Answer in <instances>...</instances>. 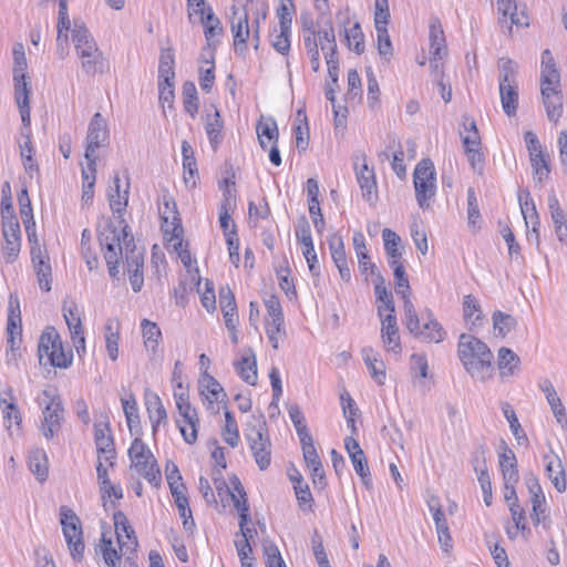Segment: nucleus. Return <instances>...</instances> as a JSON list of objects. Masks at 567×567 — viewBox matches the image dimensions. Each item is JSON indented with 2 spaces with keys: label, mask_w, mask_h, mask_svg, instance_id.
Returning <instances> with one entry per match:
<instances>
[{
  "label": "nucleus",
  "mask_w": 567,
  "mask_h": 567,
  "mask_svg": "<svg viewBox=\"0 0 567 567\" xmlns=\"http://www.w3.org/2000/svg\"><path fill=\"white\" fill-rule=\"evenodd\" d=\"M10 316L8 319L7 331L9 334L8 342L11 346V349H14L16 346V334L21 336V317L19 310V301L16 298L14 301L12 297L10 298Z\"/></svg>",
  "instance_id": "ea45409f"
},
{
  "label": "nucleus",
  "mask_w": 567,
  "mask_h": 567,
  "mask_svg": "<svg viewBox=\"0 0 567 567\" xmlns=\"http://www.w3.org/2000/svg\"><path fill=\"white\" fill-rule=\"evenodd\" d=\"M200 23L205 27V37L209 41L223 31L219 19L214 14L210 7L203 8L199 17Z\"/></svg>",
  "instance_id": "a18cd8bd"
},
{
  "label": "nucleus",
  "mask_w": 567,
  "mask_h": 567,
  "mask_svg": "<svg viewBox=\"0 0 567 567\" xmlns=\"http://www.w3.org/2000/svg\"><path fill=\"white\" fill-rule=\"evenodd\" d=\"M502 410H503L504 416L506 417V420L509 423V427H511V430L513 432V435L515 436L517 443L519 445L520 444H527L528 443V439H527L526 434L524 433V431L522 430V426H520V424L518 422L516 413L513 410V408L511 406V404L509 403H504L502 405Z\"/></svg>",
  "instance_id": "09e8293b"
},
{
  "label": "nucleus",
  "mask_w": 567,
  "mask_h": 567,
  "mask_svg": "<svg viewBox=\"0 0 567 567\" xmlns=\"http://www.w3.org/2000/svg\"><path fill=\"white\" fill-rule=\"evenodd\" d=\"M299 123L295 125L296 146L300 151H306L309 144V128L306 113L301 110L297 112Z\"/></svg>",
  "instance_id": "5fc2aeb1"
},
{
  "label": "nucleus",
  "mask_w": 567,
  "mask_h": 567,
  "mask_svg": "<svg viewBox=\"0 0 567 567\" xmlns=\"http://www.w3.org/2000/svg\"><path fill=\"white\" fill-rule=\"evenodd\" d=\"M546 473L555 488L561 493L566 489V475L563 463L558 456L545 455Z\"/></svg>",
  "instance_id": "c85d7f7f"
},
{
  "label": "nucleus",
  "mask_w": 567,
  "mask_h": 567,
  "mask_svg": "<svg viewBox=\"0 0 567 567\" xmlns=\"http://www.w3.org/2000/svg\"><path fill=\"white\" fill-rule=\"evenodd\" d=\"M266 334L272 348L277 350L279 348V341L284 340L286 337L284 317L266 319Z\"/></svg>",
  "instance_id": "79ce46f5"
},
{
  "label": "nucleus",
  "mask_w": 567,
  "mask_h": 567,
  "mask_svg": "<svg viewBox=\"0 0 567 567\" xmlns=\"http://www.w3.org/2000/svg\"><path fill=\"white\" fill-rule=\"evenodd\" d=\"M234 367L239 377L248 384L257 383V362L252 349H246L239 361L234 362Z\"/></svg>",
  "instance_id": "5701e85b"
},
{
  "label": "nucleus",
  "mask_w": 567,
  "mask_h": 567,
  "mask_svg": "<svg viewBox=\"0 0 567 567\" xmlns=\"http://www.w3.org/2000/svg\"><path fill=\"white\" fill-rule=\"evenodd\" d=\"M199 386L200 393L210 404L223 402L226 399V393L220 383L213 375L208 374L207 371H204L202 374Z\"/></svg>",
  "instance_id": "cd10ccee"
},
{
  "label": "nucleus",
  "mask_w": 567,
  "mask_h": 567,
  "mask_svg": "<svg viewBox=\"0 0 567 567\" xmlns=\"http://www.w3.org/2000/svg\"><path fill=\"white\" fill-rule=\"evenodd\" d=\"M375 297L377 301L380 302L378 306V312L380 318H382L384 315V311H388L389 313L395 312V306L393 301L392 292L389 291L384 285V278L378 272L377 275V282L374 286Z\"/></svg>",
  "instance_id": "f704fd0d"
},
{
  "label": "nucleus",
  "mask_w": 567,
  "mask_h": 567,
  "mask_svg": "<svg viewBox=\"0 0 567 567\" xmlns=\"http://www.w3.org/2000/svg\"><path fill=\"white\" fill-rule=\"evenodd\" d=\"M202 64H208L209 66L207 69L204 68V65H200V79H199V85L200 89L205 92H210L214 82H215V65H214V53L210 51L208 52V56L205 54L202 55L200 60Z\"/></svg>",
  "instance_id": "c03bdc74"
},
{
  "label": "nucleus",
  "mask_w": 567,
  "mask_h": 567,
  "mask_svg": "<svg viewBox=\"0 0 567 567\" xmlns=\"http://www.w3.org/2000/svg\"><path fill=\"white\" fill-rule=\"evenodd\" d=\"M411 370L419 375L421 379L414 381V385L419 386L423 392L427 390L426 383L423 379L427 378L429 365L426 357L423 354H412L411 357Z\"/></svg>",
  "instance_id": "de8ad7c7"
},
{
  "label": "nucleus",
  "mask_w": 567,
  "mask_h": 567,
  "mask_svg": "<svg viewBox=\"0 0 567 567\" xmlns=\"http://www.w3.org/2000/svg\"><path fill=\"white\" fill-rule=\"evenodd\" d=\"M545 86L560 87V74L556 64L542 65L540 89H544Z\"/></svg>",
  "instance_id": "0e129e2a"
},
{
  "label": "nucleus",
  "mask_w": 567,
  "mask_h": 567,
  "mask_svg": "<svg viewBox=\"0 0 567 567\" xmlns=\"http://www.w3.org/2000/svg\"><path fill=\"white\" fill-rule=\"evenodd\" d=\"M214 107V114L207 115L205 130L213 148H216L221 141L223 120L219 111Z\"/></svg>",
  "instance_id": "a19ab883"
},
{
  "label": "nucleus",
  "mask_w": 567,
  "mask_h": 567,
  "mask_svg": "<svg viewBox=\"0 0 567 567\" xmlns=\"http://www.w3.org/2000/svg\"><path fill=\"white\" fill-rule=\"evenodd\" d=\"M62 532L68 544L71 557L81 561L84 557L85 545L80 518L70 508L62 506L60 509Z\"/></svg>",
  "instance_id": "6e6552de"
},
{
  "label": "nucleus",
  "mask_w": 567,
  "mask_h": 567,
  "mask_svg": "<svg viewBox=\"0 0 567 567\" xmlns=\"http://www.w3.org/2000/svg\"><path fill=\"white\" fill-rule=\"evenodd\" d=\"M62 311L71 334L73 346L80 353L81 350H85V338L78 305L73 301L64 302Z\"/></svg>",
  "instance_id": "4468645a"
},
{
  "label": "nucleus",
  "mask_w": 567,
  "mask_h": 567,
  "mask_svg": "<svg viewBox=\"0 0 567 567\" xmlns=\"http://www.w3.org/2000/svg\"><path fill=\"white\" fill-rule=\"evenodd\" d=\"M234 489L235 492L230 493V496L234 503V507L239 513V527H243L248 523L249 505L246 497V492L244 491V487L237 477L235 478Z\"/></svg>",
  "instance_id": "e433bc0d"
},
{
  "label": "nucleus",
  "mask_w": 567,
  "mask_h": 567,
  "mask_svg": "<svg viewBox=\"0 0 567 567\" xmlns=\"http://www.w3.org/2000/svg\"><path fill=\"white\" fill-rule=\"evenodd\" d=\"M143 338L145 348L153 353L156 352L162 332L155 322L147 319L142 320Z\"/></svg>",
  "instance_id": "49530a36"
},
{
  "label": "nucleus",
  "mask_w": 567,
  "mask_h": 567,
  "mask_svg": "<svg viewBox=\"0 0 567 567\" xmlns=\"http://www.w3.org/2000/svg\"><path fill=\"white\" fill-rule=\"evenodd\" d=\"M128 235L124 230V243H125V264L126 270L130 274V282L132 289L135 292H138L142 289L144 278H143V265H144V256L141 250H138L134 244V238H130L127 241Z\"/></svg>",
  "instance_id": "f8f14e48"
},
{
  "label": "nucleus",
  "mask_w": 567,
  "mask_h": 567,
  "mask_svg": "<svg viewBox=\"0 0 567 567\" xmlns=\"http://www.w3.org/2000/svg\"><path fill=\"white\" fill-rule=\"evenodd\" d=\"M529 159L535 176L537 177L538 182L542 183L548 177L549 174V166L545 155L543 153H532Z\"/></svg>",
  "instance_id": "774afa93"
},
{
  "label": "nucleus",
  "mask_w": 567,
  "mask_h": 567,
  "mask_svg": "<svg viewBox=\"0 0 567 567\" xmlns=\"http://www.w3.org/2000/svg\"><path fill=\"white\" fill-rule=\"evenodd\" d=\"M223 439L231 447H236L239 443V434L237 423L234 415L229 412H225V426L223 429Z\"/></svg>",
  "instance_id": "4d7b16f0"
},
{
  "label": "nucleus",
  "mask_w": 567,
  "mask_h": 567,
  "mask_svg": "<svg viewBox=\"0 0 567 567\" xmlns=\"http://www.w3.org/2000/svg\"><path fill=\"white\" fill-rule=\"evenodd\" d=\"M124 228L128 235V241L131 237L133 238V236L127 231V225H124L120 233L117 227L110 223L100 233V244L102 249H104V259L109 267L110 276L113 279H117V275L120 272L117 266L120 259L123 257V246L125 247Z\"/></svg>",
  "instance_id": "39448f33"
},
{
  "label": "nucleus",
  "mask_w": 567,
  "mask_h": 567,
  "mask_svg": "<svg viewBox=\"0 0 567 567\" xmlns=\"http://www.w3.org/2000/svg\"><path fill=\"white\" fill-rule=\"evenodd\" d=\"M276 34L271 35L272 48L281 55H288L290 51V34L291 29H277L274 30Z\"/></svg>",
  "instance_id": "e2e57ef3"
},
{
  "label": "nucleus",
  "mask_w": 567,
  "mask_h": 567,
  "mask_svg": "<svg viewBox=\"0 0 567 567\" xmlns=\"http://www.w3.org/2000/svg\"><path fill=\"white\" fill-rule=\"evenodd\" d=\"M40 404H44L42 433L47 440H51L61 427L63 406L55 389H44Z\"/></svg>",
  "instance_id": "1a4fd4ad"
},
{
  "label": "nucleus",
  "mask_w": 567,
  "mask_h": 567,
  "mask_svg": "<svg viewBox=\"0 0 567 567\" xmlns=\"http://www.w3.org/2000/svg\"><path fill=\"white\" fill-rule=\"evenodd\" d=\"M446 332L444 331L441 323L433 317L431 310H426V321L421 328V333L417 338L426 342L440 343L445 339Z\"/></svg>",
  "instance_id": "2f4dec72"
},
{
  "label": "nucleus",
  "mask_w": 567,
  "mask_h": 567,
  "mask_svg": "<svg viewBox=\"0 0 567 567\" xmlns=\"http://www.w3.org/2000/svg\"><path fill=\"white\" fill-rule=\"evenodd\" d=\"M350 458L353 464L354 471L361 477L362 483L365 485L367 488H371L372 480L364 453L351 455Z\"/></svg>",
  "instance_id": "052dcab7"
},
{
  "label": "nucleus",
  "mask_w": 567,
  "mask_h": 567,
  "mask_svg": "<svg viewBox=\"0 0 567 567\" xmlns=\"http://www.w3.org/2000/svg\"><path fill=\"white\" fill-rule=\"evenodd\" d=\"M120 176L116 174L114 176V188H112L110 192H109V202H110V207L112 209V212L114 214H117L118 217L121 218L120 220V224L124 223L122 216L126 209V206H127V203H128V186L130 184H127L126 186V189L123 192V194H121L120 192Z\"/></svg>",
  "instance_id": "7c9ffc66"
},
{
  "label": "nucleus",
  "mask_w": 567,
  "mask_h": 567,
  "mask_svg": "<svg viewBox=\"0 0 567 567\" xmlns=\"http://www.w3.org/2000/svg\"><path fill=\"white\" fill-rule=\"evenodd\" d=\"M381 338L384 347L389 351L400 352L401 342L399 337V328L396 323V317L394 313H388L381 318Z\"/></svg>",
  "instance_id": "aec40b11"
},
{
  "label": "nucleus",
  "mask_w": 567,
  "mask_h": 567,
  "mask_svg": "<svg viewBox=\"0 0 567 567\" xmlns=\"http://www.w3.org/2000/svg\"><path fill=\"white\" fill-rule=\"evenodd\" d=\"M519 205L526 225L528 224V220H530L533 224V231L536 233L539 220L535 203L532 199L529 192H526L524 196H519Z\"/></svg>",
  "instance_id": "3c124183"
},
{
  "label": "nucleus",
  "mask_w": 567,
  "mask_h": 567,
  "mask_svg": "<svg viewBox=\"0 0 567 567\" xmlns=\"http://www.w3.org/2000/svg\"><path fill=\"white\" fill-rule=\"evenodd\" d=\"M499 467L504 482L518 483L517 460L514 452L506 444L502 446V452L499 453Z\"/></svg>",
  "instance_id": "a878e982"
},
{
  "label": "nucleus",
  "mask_w": 567,
  "mask_h": 567,
  "mask_svg": "<svg viewBox=\"0 0 567 567\" xmlns=\"http://www.w3.org/2000/svg\"><path fill=\"white\" fill-rule=\"evenodd\" d=\"M132 467L150 484L158 487L162 482L161 470L151 450L136 437L128 449Z\"/></svg>",
  "instance_id": "423d86ee"
},
{
  "label": "nucleus",
  "mask_w": 567,
  "mask_h": 567,
  "mask_svg": "<svg viewBox=\"0 0 567 567\" xmlns=\"http://www.w3.org/2000/svg\"><path fill=\"white\" fill-rule=\"evenodd\" d=\"M40 361L45 357L48 362L55 368H68L71 357H68L62 348V341L54 328H48L40 337L38 347Z\"/></svg>",
  "instance_id": "9d476101"
},
{
  "label": "nucleus",
  "mask_w": 567,
  "mask_h": 567,
  "mask_svg": "<svg viewBox=\"0 0 567 567\" xmlns=\"http://www.w3.org/2000/svg\"><path fill=\"white\" fill-rule=\"evenodd\" d=\"M403 309L406 329L413 336L419 337L421 333L420 319L410 298L403 299Z\"/></svg>",
  "instance_id": "6e6d98bb"
},
{
  "label": "nucleus",
  "mask_w": 567,
  "mask_h": 567,
  "mask_svg": "<svg viewBox=\"0 0 567 567\" xmlns=\"http://www.w3.org/2000/svg\"><path fill=\"white\" fill-rule=\"evenodd\" d=\"M100 550L109 567H120L121 556L117 554L116 549L113 548L111 538H107L104 533L102 534Z\"/></svg>",
  "instance_id": "13d9d810"
},
{
  "label": "nucleus",
  "mask_w": 567,
  "mask_h": 567,
  "mask_svg": "<svg viewBox=\"0 0 567 567\" xmlns=\"http://www.w3.org/2000/svg\"><path fill=\"white\" fill-rule=\"evenodd\" d=\"M177 410L183 417V424L178 422L181 434L185 442L192 445L197 441V426L199 423L197 411L190 403L179 404Z\"/></svg>",
  "instance_id": "f3484780"
},
{
  "label": "nucleus",
  "mask_w": 567,
  "mask_h": 567,
  "mask_svg": "<svg viewBox=\"0 0 567 567\" xmlns=\"http://www.w3.org/2000/svg\"><path fill=\"white\" fill-rule=\"evenodd\" d=\"M174 63L175 60L173 50L163 49L159 56L158 81H164L165 83H168V81H174Z\"/></svg>",
  "instance_id": "37998d69"
},
{
  "label": "nucleus",
  "mask_w": 567,
  "mask_h": 567,
  "mask_svg": "<svg viewBox=\"0 0 567 567\" xmlns=\"http://www.w3.org/2000/svg\"><path fill=\"white\" fill-rule=\"evenodd\" d=\"M115 526V534L120 548L125 553L134 554L138 546L136 534L131 526L126 515L123 512H115L113 514Z\"/></svg>",
  "instance_id": "2eb2a0df"
},
{
  "label": "nucleus",
  "mask_w": 567,
  "mask_h": 567,
  "mask_svg": "<svg viewBox=\"0 0 567 567\" xmlns=\"http://www.w3.org/2000/svg\"><path fill=\"white\" fill-rule=\"evenodd\" d=\"M323 38L328 40L327 50V56L326 63L328 66V73L333 84L338 83V75H339V58H338V50H337V42H336V35H333L331 32H326ZM326 50V48L323 47Z\"/></svg>",
  "instance_id": "4c0bfd02"
},
{
  "label": "nucleus",
  "mask_w": 567,
  "mask_h": 567,
  "mask_svg": "<svg viewBox=\"0 0 567 567\" xmlns=\"http://www.w3.org/2000/svg\"><path fill=\"white\" fill-rule=\"evenodd\" d=\"M2 233L4 237L2 245L3 258L6 262L12 264L17 260L21 247L19 223H8L6 227H2Z\"/></svg>",
  "instance_id": "6ab92c4d"
},
{
  "label": "nucleus",
  "mask_w": 567,
  "mask_h": 567,
  "mask_svg": "<svg viewBox=\"0 0 567 567\" xmlns=\"http://www.w3.org/2000/svg\"><path fill=\"white\" fill-rule=\"evenodd\" d=\"M520 365V358L509 348L502 347L497 353V369L502 380L514 377Z\"/></svg>",
  "instance_id": "412c9836"
},
{
  "label": "nucleus",
  "mask_w": 567,
  "mask_h": 567,
  "mask_svg": "<svg viewBox=\"0 0 567 567\" xmlns=\"http://www.w3.org/2000/svg\"><path fill=\"white\" fill-rule=\"evenodd\" d=\"M231 32L234 35V47L235 51L243 55L247 49V39L249 37V24H248V16L245 12L243 16L238 18H233L231 20Z\"/></svg>",
  "instance_id": "b1692460"
},
{
  "label": "nucleus",
  "mask_w": 567,
  "mask_h": 567,
  "mask_svg": "<svg viewBox=\"0 0 567 567\" xmlns=\"http://www.w3.org/2000/svg\"><path fill=\"white\" fill-rule=\"evenodd\" d=\"M382 237L384 241V249L389 258H401L402 252L398 247L401 243L399 235L389 228H384L382 230Z\"/></svg>",
  "instance_id": "680f3d73"
},
{
  "label": "nucleus",
  "mask_w": 567,
  "mask_h": 567,
  "mask_svg": "<svg viewBox=\"0 0 567 567\" xmlns=\"http://www.w3.org/2000/svg\"><path fill=\"white\" fill-rule=\"evenodd\" d=\"M183 103L185 111L195 117L198 111L197 90L193 82L187 81L183 85Z\"/></svg>",
  "instance_id": "864d4df0"
},
{
  "label": "nucleus",
  "mask_w": 567,
  "mask_h": 567,
  "mask_svg": "<svg viewBox=\"0 0 567 567\" xmlns=\"http://www.w3.org/2000/svg\"><path fill=\"white\" fill-rule=\"evenodd\" d=\"M494 330L498 336L505 337L508 332L516 328L517 321L512 315L495 311L493 313Z\"/></svg>",
  "instance_id": "603ef678"
},
{
  "label": "nucleus",
  "mask_w": 567,
  "mask_h": 567,
  "mask_svg": "<svg viewBox=\"0 0 567 567\" xmlns=\"http://www.w3.org/2000/svg\"><path fill=\"white\" fill-rule=\"evenodd\" d=\"M547 117L550 122L557 123L563 114V95L560 87L540 89Z\"/></svg>",
  "instance_id": "4be33fe9"
},
{
  "label": "nucleus",
  "mask_w": 567,
  "mask_h": 567,
  "mask_svg": "<svg viewBox=\"0 0 567 567\" xmlns=\"http://www.w3.org/2000/svg\"><path fill=\"white\" fill-rule=\"evenodd\" d=\"M31 260L40 288L43 291H50L52 268L47 250L35 248L34 251H31Z\"/></svg>",
  "instance_id": "a211bd4d"
},
{
  "label": "nucleus",
  "mask_w": 567,
  "mask_h": 567,
  "mask_svg": "<svg viewBox=\"0 0 567 567\" xmlns=\"http://www.w3.org/2000/svg\"><path fill=\"white\" fill-rule=\"evenodd\" d=\"M463 316L466 320H472L473 323L481 320L482 310L478 300L472 296L467 295L463 300Z\"/></svg>",
  "instance_id": "69168bd1"
},
{
  "label": "nucleus",
  "mask_w": 567,
  "mask_h": 567,
  "mask_svg": "<svg viewBox=\"0 0 567 567\" xmlns=\"http://www.w3.org/2000/svg\"><path fill=\"white\" fill-rule=\"evenodd\" d=\"M540 389L545 393L557 422L560 423L566 417V411L553 383L549 380H544L540 383Z\"/></svg>",
  "instance_id": "58836bf2"
},
{
  "label": "nucleus",
  "mask_w": 567,
  "mask_h": 567,
  "mask_svg": "<svg viewBox=\"0 0 567 567\" xmlns=\"http://www.w3.org/2000/svg\"><path fill=\"white\" fill-rule=\"evenodd\" d=\"M293 489L299 506L302 508V511H311L313 505V497L310 492L309 485L303 482L301 474H298V478H296Z\"/></svg>",
  "instance_id": "8fccbe9b"
},
{
  "label": "nucleus",
  "mask_w": 567,
  "mask_h": 567,
  "mask_svg": "<svg viewBox=\"0 0 567 567\" xmlns=\"http://www.w3.org/2000/svg\"><path fill=\"white\" fill-rule=\"evenodd\" d=\"M94 439L99 453L105 454V460L114 457L113 437L111 435L110 423H95L94 425Z\"/></svg>",
  "instance_id": "393cba45"
},
{
  "label": "nucleus",
  "mask_w": 567,
  "mask_h": 567,
  "mask_svg": "<svg viewBox=\"0 0 567 567\" xmlns=\"http://www.w3.org/2000/svg\"><path fill=\"white\" fill-rule=\"evenodd\" d=\"M430 54L434 61L442 60L447 54L444 32L437 21L430 25Z\"/></svg>",
  "instance_id": "473e14b6"
},
{
  "label": "nucleus",
  "mask_w": 567,
  "mask_h": 567,
  "mask_svg": "<svg viewBox=\"0 0 567 567\" xmlns=\"http://www.w3.org/2000/svg\"><path fill=\"white\" fill-rule=\"evenodd\" d=\"M498 82L502 107L509 117L516 115L518 107L517 63L509 58L498 60Z\"/></svg>",
  "instance_id": "20e7f679"
},
{
  "label": "nucleus",
  "mask_w": 567,
  "mask_h": 567,
  "mask_svg": "<svg viewBox=\"0 0 567 567\" xmlns=\"http://www.w3.org/2000/svg\"><path fill=\"white\" fill-rule=\"evenodd\" d=\"M72 41L76 55L81 60V68L87 75L102 73L104 68V55L99 45L83 22L74 21L72 29Z\"/></svg>",
  "instance_id": "f03ea898"
},
{
  "label": "nucleus",
  "mask_w": 567,
  "mask_h": 567,
  "mask_svg": "<svg viewBox=\"0 0 567 567\" xmlns=\"http://www.w3.org/2000/svg\"><path fill=\"white\" fill-rule=\"evenodd\" d=\"M245 437L259 470H267L271 463V441L264 416H252L245 430Z\"/></svg>",
  "instance_id": "7ed1b4c3"
},
{
  "label": "nucleus",
  "mask_w": 567,
  "mask_h": 567,
  "mask_svg": "<svg viewBox=\"0 0 567 567\" xmlns=\"http://www.w3.org/2000/svg\"><path fill=\"white\" fill-rule=\"evenodd\" d=\"M30 471L39 482H44L49 475V460L43 449H34L29 455Z\"/></svg>",
  "instance_id": "c9c22d12"
},
{
  "label": "nucleus",
  "mask_w": 567,
  "mask_h": 567,
  "mask_svg": "<svg viewBox=\"0 0 567 567\" xmlns=\"http://www.w3.org/2000/svg\"><path fill=\"white\" fill-rule=\"evenodd\" d=\"M145 405L148 412L153 431L155 432L161 423L166 422V410L161 401V398L156 393L151 392L148 390L145 392Z\"/></svg>",
  "instance_id": "bb28decb"
},
{
  "label": "nucleus",
  "mask_w": 567,
  "mask_h": 567,
  "mask_svg": "<svg viewBox=\"0 0 567 567\" xmlns=\"http://www.w3.org/2000/svg\"><path fill=\"white\" fill-rule=\"evenodd\" d=\"M457 357L466 373L475 381L486 382L494 377V354L488 346L475 336H460Z\"/></svg>",
  "instance_id": "f257e3e1"
},
{
  "label": "nucleus",
  "mask_w": 567,
  "mask_h": 567,
  "mask_svg": "<svg viewBox=\"0 0 567 567\" xmlns=\"http://www.w3.org/2000/svg\"><path fill=\"white\" fill-rule=\"evenodd\" d=\"M162 228L165 234H172L171 240H176V243L174 244V248H181L183 226L181 224V219L178 217V212L176 210L175 204L173 205V208L169 209V215H166V212L164 213Z\"/></svg>",
  "instance_id": "72a5a7b5"
},
{
  "label": "nucleus",
  "mask_w": 567,
  "mask_h": 567,
  "mask_svg": "<svg viewBox=\"0 0 567 567\" xmlns=\"http://www.w3.org/2000/svg\"><path fill=\"white\" fill-rule=\"evenodd\" d=\"M346 38L349 49L353 50L358 54H361L364 51L363 33L359 23H355L346 31Z\"/></svg>",
  "instance_id": "338daca9"
},
{
  "label": "nucleus",
  "mask_w": 567,
  "mask_h": 567,
  "mask_svg": "<svg viewBox=\"0 0 567 567\" xmlns=\"http://www.w3.org/2000/svg\"><path fill=\"white\" fill-rule=\"evenodd\" d=\"M14 82V100L17 102L22 123L25 127L30 126V95H31V83L28 81V76L23 75L19 78L13 75Z\"/></svg>",
  "instance_id": "dca6fc26"
},
{
  "label": "nucleus",
  "mask_w": 567,
  "mask_h": 567,
  "mask_svg": "<svg viewBox=\"0 0 567 567\" xmlns=\"http://www.w3.org/2000/svg\"><path fill=\"white\" fill-rule=\"evenodd\" d=\"M354 167L363 198L369 203H373L377 199L375 175L373 168L368 166L364 153L355 155Z\"/></svg>",
  "instance_id": "ddd939ff"
},
{
  "label": "nucleus",
  "mask_w": 567,
  "mask_h": 567,
  "mask_svg": "<svg viewBox=\"0 0 567 567\" xmlns=\"http://www.w3.org/2000/svg\"><path fill=\"white\" fill-rule=\"evenodd\" d=\"M109 140V128L105 118L101 113H95L90 121L87 135H86V147L85 158L90 162V167L94 171L97 156L96 151L104 146Z\"/></svg>",
  "instance_id": "9b49d317"
},
{
  "label": "nucleus",
  "mask_w": 567,
  "mask_h": 567,
  "mask_svg": "<svg viewBox=\"0 0 567 567\" xmlns=\"http://www.w3.org/2000/svg\"><path fill=\"white\" fill-rule=\"evenodd\" d=\"M256 133L262 150H266L267 142L272 144L278 142L279 132L277 123L272 117H261L256 125Z\"/></svg>",
  "instance_id": "c756f323"
},
{
  "label": "nucleus",
  "mask_w": 567,
  "mask_h": 567,
  "mask_svg": "<svg viewBox=\"0 0 567 567\" xmlns=\"http://www.w3.org/2000/svg\"><path fill=\"white\" fill-rule=\"evenodd\" d=\"M413 184L420 208H430L431 200L436 194V173L430 158H424L416 165L413 172Z\"/></svg>",
  "instance_id": "0eeeda50"
},
{
  "label": "nucleus",
  "mask_w": 567,
  "mask_h": 567,
  "mask_svg": "<svg viewBox=\"0 0 567 567\" xmlns=\"http://www.w3.org/2000/svg\"><path fill=\"white\" fill-rule=\"evenodd\" d=\"M288 413L291 422L295 425L299 440H305V437L311 436L300 408L297 404L290 405Z\"/></svg>",
  "instance_id": "bf43d9fd"
}]
</instances>
